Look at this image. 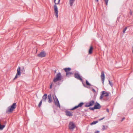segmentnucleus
I'll return each instance as SVG.
<instances>
[{"instance_id": "f03ea898", "label": "nucleus", "mask_w": 133, "mask_h": 133, "mask_svg": "<svg viewBox=\"0 0 133 133\" xmlns=\"http://www.w3.org/2000/svg\"><path fill=\"white\" fill-rule=\"evenodd\" d=\"M16 107V104L15 103H13L11 106H9L6 109V112L8 113L12 112Z\"/></svg>"}, {"instance_id": "bb28decb", "label": "nucleus", "mask_w": 133, "mask_h": 133, "mask_svg": "<svg viewBox=\"0 0 133 133\" xmlns=\"http://www.w3.org/2000/svg\"><path fill=\"white\" fill-rule=\"evenodd\" d=\"M108 0H105V1L107 5H108Z\"/></svg>"}, {"instance_id": "39448f33", "label": "nucleus", "mask_w": 133, "mask_h": 133, "mask_svg": "<svg viewBox=\"0 0 133 133\" xmlns=\"http://www.w3.org/2000/svg\"><path fill=\"white\" fill-rule=\"evenodd\" d=\"M75 127V126L73 122H70L69 125V128L70 130L73 131Z\"/></svg>"}, {"instance_id": "aec40b11", "label": "nucleus", "mask_w": 133, "mask_h": 133, "mask_svg": "<svg viewBox=\"0 0 133 133\" xmlns=\"http://www.w3.org/2000/svg\"><path fill=\"white\" fill-rule=\"evenodd\" d=\"M72 73L69 71H68L66 72V76H69L70 75L72 74Z\"/></svg>"}, {"instance_id": "6e6552de", "label": "nucleus", "mask_w": 133, "mask_h": 133, "mask_svg": "<svg viewBox=\"0 0 133 133\" xmlns=\"http://www.w3.org/2000/svg\"><path fill=\"white\" fill-rule=\"evenodd\" d=\"M46 54L44 52H42L38 54V56L40 57H43L45 56Z\"/></svg>"}, {"instance_id": "0eeeda50", "label": "nucleus", "mask_w": 133, "mask_h": 133, "mask_svg": "<svg viewBox=\"0 0 133 133\" xmlns=\"http://www.w3.org/2000/svg\"><path fill=\"white\" fill-rule=\"evenodd\" d=\"M94 103V102L93 101H92L90 102L89 103H87L85 105V107H88L93 105Z\"/></svg>"}, {"instance_id": "9b49d317", "label": "nucleus", "mask_w": 133, "mask_h": 133, "mask_svg": "<svg viewBox=\"0 0 133 133\" xmlns=\"http://www.w3.org/2000/svg\"><path fill=\"white\" fill-rule=\"evenodd\" d=\"M75 77L77 79H79L81 81H82V79L80 75L78 73H76L75 75Z\"/></svg>"}, {"instance_id": "4468645a", "label": "nucleus", "mask_w": 133, "mask_h": 133, "mask_svg": "<svg viewBox=\"0 0 133 133\" xmlns=\"http://www.w3.org/2000/svg\"><path fill=\"white\" fill-rule=\"evenodd\" d=\"M95 108V109H99L101 108V106L98 103H97L96 104H95L94 106Z\"/></svg>"}, {"instance_id": "423d86ee", "label": "nucleus", "mask_w": 133, "mask_h": 133, "mask_svg": "<svg viewBox=\"0 0 133 133\" xmlns=\"http://www.w3.org/2000/svg\"><path fill=\"white\" fill-rule=\"evenodd\" d=\"M102 94L100 97V99H102L104 96L107 97L109 96V94L108 93L105 91H103L102 92Z\"/></svg>"}, {"instance_id": "1a4fd4ad", "label": "nucleus", "mask_w": 133, "mask_h": 133, "mask_svg": "<svg viewBox=\"0 0 133 133\" xmlns=\"http://www.w3.org/2000/svg\"><path fill=\"white\" fill-rule=\"evenodd\" d=\"M84 103H83L81 102L79 103L78 105L72 108L71 109V110H73L75 109H76L79 107H81L83 104Z\"/></svg>"}, {"instance_id": "c85d7f7f", "label": "nucleus", "mask_w": 133, "mask_h": 133, "mask_svg": "<svg viewBox=\"0 0 133 133\" xmlns=\"http://www.w3.org/2000/svg\"><path fill=\"white\" fill-rule=\"evenodd\" d=\"M18 75H17V74H16L14 78V79H16L17 77V76Z\"/></svg>"}, {"instance_id": "473e14b6", "label": "nucleus", "mask_w": 133, "mask_h": 133, "mask_svg": "<svg viewBox=\"0 0 133 133\" xmlns=\"http://www.w3.org/2000/svg\"><path fill=\"white\" fill-rule=\"evenodd\" d=\"M106 110L107 112H109V110L108 109H107Z\"/></svg>"}, {"instance_id": "c9c22d12", "label": "nucleus", "mask_w": 133, "mask_h": 133, "mask_svg": "<svg viewBox=\"0 0 133 133\" xmlns=\"http://www.w3.org/2000/svg\"><path fill=\"white\" fill-rule=\"evenodd\" d=\"M95 2H98V0H95Z\"/></svg>"}, {"instance_id": "a211bd4d", "label": "nucleus", "mask_w": 133, "mask_h": 133, "mask_svg": "<svg viewBox=\"0 0 133 133\" xmlns=\"http://www.w3.org/2000/svg\"><path fill=\"white\" fill-rule=\"evenodd\" d=\"M75 1V0H69V3L70 5L72 6Z\"/></svg>"}, {"instance_id": "9d476101", "label": "nucleus", "mask_w": 133, "mask_h": 133, "mask_svg": "<svg viewBox=\"0 0 133 133\" xmlns=\"http://www.w3.org/2000/svg\"><path fill=\"white\" fill-rule=\"evenodd\" d=\"M101 76V79L102 81L103 84L105 78L104 73L103 71L102 72Z\"/></svg>"}, {"instance_id": "cd10ccee", "label": "nucleus", "mask_w": 133, "mask_h": 133, "mask_svg": "<svg viewBox=\"0 0 133 133\" xmlns=\"http://www.w3.org/2000/svg\"><path fill=\"white\" fill-rule=\"evenodd\" d=\"M89 109L91 110H94V109H95V108L94 107L93 108H89Z\"/></svg>"}, {"instance_id": "e433bc0d", "label": "nucleus", "mask_w": 133, "mask_h": 133, "mask_svg": "<svg viewBox=\"0 0 133 133\" xmlns=\"http://www.w3.org/2000/svg\"><path fill=\"white\" fill-rule=\"evenodd\" d=\"M124 119V118H123V119H122V120H123Z\"/></svg>"}, {"instance_id": "c756f323", "label": "nucleus", "mask_w": 133, "mask_h": 133, "mask_svg": "<svg viewBox=\"0 0 133 133\" xmlns=\"http://www.w3.org/2000/svg\"><path fill=\"white\" fill-rule=\"evenodd\" d=\"M104 117H103L101 119H99V121H101L104 118Z\"/></svg>"}, {"instance_id": "4be33fe9", "label": "nucleus", "mask_w": 133, "mask_h": 133, "mask_svg": "<svg viewBox=\"0 0 133 133\" xmlns=\"http://www.w3.org/2000/svg\"><path fill=\"white\" fill-rule=\"evenodd\" d=\"M107 128V126L106 127H105V126L104 125H103L102 126V130H104L105 129H106Z\"/></svg>"}, {"instance_id": "f704fd0d", "label": "nucleus", "mask_w": 133, "mask_h": 133, "mask_svg": "<svg viewBox=\"0 0 133 133\" xmlns=\"http://www.w3.org/2000/svg\"><path fill=\"white\" fill-rule=\"evenodd\" d=\"M99 132V131H95V133H98Z\"/></svg>"}, {"instance_id": "393cba45", "label": "nucleus", "mask_w": 133, "mask_h": 133, "mask_svg": "<svg viewBox=\"0 0 133 133\" xmlns=\"http://www.w3.org/2000/svg\"><path fill=\"white\" fill-rule=\"evenodd\" d=\"M127 27H125V28L123 29V33H124L125 32V31L126 30H127Z\"/></svg>"}, {"instance_id": "f8f14e48", "label": "nucleus", "mask_w": 133, "mask_h": 133, "mask_svg": "<svg viewBox=\"0 0 133 133\" xmlns=\"http://www.w3.org/2000/svg\"><path fill=\"white\" fill-rule=\"evenodd\" d=\"M48 102L49 103H50L52 102V99L51 95V94H49L48 96Z\"/></svg>"}, {"instance_id": "b1692460", "label": "nucleus", "mask_w": 133, "mask_h": 133, "mask_svg": "<svg viewBox=\"0 0 133 133\" xmlns=\"http://www.w3.org/2000/svg\"><path fill=\"white\" fill-rule=\"evenodd\" d=\"M42 101L41 100L40 101V102L38 104V106L39 107H40L41 106V105L42 104Z\"/></svg>"}, {"instance_id": "dca6fc26", "label": "nucleus", "mask_w": 133, "mask_h": 133, "mask_svg": "<svg viewBox=\"0 0 133 133\" xmlns=\"http://www.w3.org/2000/svg\"><path fill=\"white\" fill-rule=\"evenodd\" d=\"M66 115L69 116H71L72 115V113L69 111H66Z\"/></svg>"}, {"instance_id": "6ab92c4d", "label": "nucleus", "mask_w": 133, "mask_h": 133, "mask_svg": "<svg viewBox=\"0 0 133 133\" xmlns=\"http://www.w3.org/2000/svg\"><path fill=\"white\" fill-rule=\"evenodd\" d=\"M64 69L66 72L69 71L71 70L70 68H64Z\"/></svg>"}, {"instance_id": "2f4dec72", "label": "nucleus", "mask_w": 133, "mask_h": 133, "mask_svg": "<svg viewBox=\"0 0 133 133\" xmlns=\"http://www.w3.org/2000/svg\"><path fill=\"white\" fill-rule=\"evenodd\" d=\"M130 14L131 15H132V12L131 10H130Z\"/></svg>"}, {"instance_id": "72a5a7b5", "label": "nucleus", "mask_w": 133, "mask_h": 133, "mask_svg": "<svg viewBox=\"0 0 133 133\" xmlns=\"http://www.w3.org/2000/svg\"><path fill=\"white\" fill-rule=\"evenodd\" d=\"M92 91H94V92H96L95 90L94 89H92Z\"/></svg>"}, {"instance_id": "f3484780", "label": "nucleus", "mask_w": 133, "mask_h": 133, "mask_svg": "<svg viewBox=\"0 0 133 133\" xmlns=\"http://www.w3.org/2000/svg\"><path fill=\"white\" fill-rule=\"evenodd\" d=\"M93 49V48L91 46L89 51V54H91L92 53Z\"/></svg>"}, {"instance_id": "7ed1b4c3", "label": "nucleus", "mask_w": 133, "mask_h": 133, "mask_svg": "<svg viewBox=\"0 0 133 133\" xmlns=\"http://www.w3.org/2000/svg\"><path fill=\"white\" fill-rule=\"evenodd\" d=\"M62 76L60 73H58L56 75V77L54 78L53 80V81L55 82H56L58 81H60L61 79Z\"/></svg>"}, {"instance_id": "7c9ffc66", "label": "nucleus", "mask_w": 133, "mask_h": 133, "mask_svg": "<svg viewBox=\"0 0 133 133\" xmlns=\"http://www.w3.org/2000/svg\"><path fill=\"white\" fill-rule=\"evenodd\" d=\"M52 84H51V85H50V89H51L52 88Z\"/></svg>"}, {"instance_id": "5701e85b", "label": "nucleus", "mask_w": 133, "mask_h": 133, "mask_svg": "<svg viewBox=\"0 0 133 133\" xmlns=\"http://www.w3.org/2000/svg\"><path fill=\"white\" fill-rule=\"evenodd\" d=\"M86 84L89 86H90L91 85L88 82V81L86 80Z\"/></svg>"}, {"instance_id": "412c9836", "label": "nucleus", "mask_w": 133, "mask_h": 133, "mask_svg": "<svg viewBox=\"0 0 133 133\" xmlns=\"http://www.w3.org/2000/svg\"><path fill=\"white\" fill-rule=\"evenodd\" d=\"M98 122V121H94L93 122H92L90 124L91 125H92L94 124H95L97 123Z\"/></svg>"}, {"instance_id": "a878e982", "label": "nucleus", "mask_w": 133, "mask_h": 133, "mask_svg": "<svg viewBox=\"0 0 133 133\" xmlns=\"http://www.w3.org/2000/svg\"><path fill=\"white\" fill-rule=\"evenodd\" d=\"M109 84L112 87L113 85V84L109 80Z\"/></svg>"}, {"instance_id": "f257e3e1", "label": "nucleus", "mask_w": 133, "mask_h": 133, "mask_svg": "<svg viewBox=\"0 0 133 133\" xmlns=\"http://www.w3.org/2000/svg\"><path fill=\"white\" fill-rule=\"evenodd\" d=\"M60 0H54V2L55 4L54 6V13L56 18L58 17V9L57 4L59 3Z\"/></svg>"}, {"instance_id": "ddd939ff", "label": "nucleus", "mask_w": 133, "mask_h": 133, "mask_svg": "<svg viewBox=\"0 0 133 133\" xmlns=\"http://www.w3.org/2000/svg\"><path fill=\"white\" fill-rule=\"evenodd\" d=\"M47 97V95L46 94H45L42 97V99L41 100L42 101L46 102Z\"/></svg>"}, {"instance_id": "20e7f679", "label": "nucleus", "mask_w": 133, "mask_h": 133, "mask_svg": "<svg viewBox=\"0 0 133 133\" xmlns=\"http://www.w3.org/2000/svg\"><path fill=\"white\" fill-rule=\"evenodd\" d=\"M52 97L54 101L55 104L57 107H60L59 102L58 100L55 95H52Z\"/></svg>"}, {"instance_id": "2eb2a0df", "label": "nucleus", "mask_w": 133, "mask_h": 133, "mask_svg": "<svg viewBox=\"0 0 133 133\" xmlns=\"http://www.w3.org/2000/svg\"><path fill=\"white\" fill-rule=\"evenodd\" d=\"M17 75L20 76L21 75L20 69V68L19 66L18 67V69L17 70Z\"/></svg>"}]
</instances>
